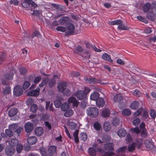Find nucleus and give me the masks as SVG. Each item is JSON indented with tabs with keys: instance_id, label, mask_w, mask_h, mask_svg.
I'll return each instance as SVG.
<instances>
[{
	"instance_id": "obj_21",
	"label": "nucleus",
	"mask_w": 156,
	"mask_h": 156,
	"mask_svg": "<svg viewBox=\"0 0 156 156\" xmlns=\"http://www.w3.org/2000/svg\"><path fill=\"white\" fill-rule=\"evenodd\" d=\"M99 94L98 93L94 92L91 94L90 98L91 100L96 101L99 98Z\"/></svg>"
},
{
	"instance_id": "obj_18",
	"label": "nucleus",
	"mask_w": 156,
	"mask_h": 156,
	"mask_svg": "<svg viewBox=\"0 0 156 156\" xmlns=\"http://www.w3.org/2000/svg\"><path fill=\"white\" fill-rule=\"evenodd\" d=\"M84 49L81 46L78 45L74 49L73 52L76 54L81 55L84 51Z\"/></svg>"
},
{
	"instance_id": "obj_34",
	"label": "nucleus",
	"mask_w": 156,
	"mask_h": 156,
	"mask_svg": "<svg viewBox=\"0 0 156 156\" xmlns=\"http://www.w3.org/2000/svg\"><path fill=\"white\" fill-rule=\"evenodd\" d=\"M139 106V103L138 101L133 102L130 105V108L131 109H137Z\"/></svg>"
},
{
	"instance_id": "obj_26",
	"label": "nucleus",
	"mask_w": 156,
	"mask_h": 156,
	"mask_svg": "<svg viewBox=\"0 0 156 156\" xmlns=\"http://www.w3.org/2000/svg\"><path fill=\"white\" fill-rule=\"evenodd\" d=\"M17 112V109L16 108H13L9 111L8 115L10 117H12L16 115Z\"/></svg>"
},
{
	"instance_id": "obj_17",
	"label": "nucleus",
	"mask_w": 156,
	"mask_h": 156,
	"mask_svg": "<svg viewBox=\"0 0 156 156\" xmlns=\"http://www.w3.org/2000/svg\"><path fill=\"white\" fill-rule=\"evenodd\" d=\"M30 0H24L21 3L22 6L26 9L28 10L30 8Z\"/></svg>"
},
{
	"instance_id": "obj_31",
	"label": "nucleus",
	"mask_w": 156,
	"mask_h": 156,
	"mask_svg": "<svg viewBox=\"0 0 156 156\" xmlns=\"http://www.w3.org/2000/svg\"><path fill=\"white\" fill-rule=\"evenodd\" d=\"M102 58L105 60L112 62L113 60L111 59L110 55L107 53H104L102 55Z\"/></svg>"
},
{
	"instance_id": "obj_22",
	"label": "nucleus",
	"mask_w": 156,
	"mask_h": 156,
	"mask_svg": "<svg viewBox=\"0 0 156 156\" xmlns=\"http://www.w3.org/2000/svg\"><path fill=\"white\" fill-rule=\"evenodd\" d=\"M34 132L37 136H40L43 133V129L41 127H38L35 129Z\"/></svg>"
},
{
	"instance_id": "obj_14",
	"label": "nucleus",
	"mask_w": 156,
	"mask_h": 156,
	"mask_svg": "<svg viewBox=\"0 0 156 156\" xmlns=\"http://www.w3.org/2000/svg\"><path fill=\"white\" fill-rule=\"evenodd\" d=\"M25 130L27 133H30L33 129V125L30 122H27L25 126Z\"/></svg>"
},
{
	"instance_id": "obj_30",
	"label": "nucleus",
	"mask_w": 156,
	"mask_h": 156,
	"mask_svg": "<svg viewBox=\"0 0 156 156\" xmlns=\"http://www.w3.org/2000/svg\"><path fill=\"white\" fill-rule=\"evenodd\" d=\"M104 148L105 150H113L114 149L113 144L110 143L105 144L104 145Z\"/></svg>"
},
{
	"instance_id": "obj_7",
	"label": "nucleus",
	"mask_w": 156,
	"mask_h": 156,
	"mask_svg": "<svg viewBox=\"0 0 156 156\" xmlns=\"http://www.w3.org/2000/svg\"><path fill=\"white\" fill-rule=\"evenodd\" d=\"M23 93V90L21 87L19 86H16L14 89L13 93L15 95L19 96L21 95Z\"/></svg>"
},
{
	"instance_id": "obj_32",
	"label": "nucleus",
	"mask_w": 156,
	"mask_h": 156,
	"mask_svg": "<svg viewBox=\"0 0 156 156\" xmlns=\"http://www.w3.org/2000/svg\"><path fill=\"white\" fill-rule=\"evenodd\" d=\"M126 131L123 129H119L117 132V134L120 137L124 136L126 134Z\"/></svg>"
},
{
	"instance_id": "obj_51",
	"label": "nucleus",
	"mask_w": 156,
	"mask_h": 156,
	"mask_svg": "<svg viewBox=\"0 0 156 156\" xmlns=\"http://www.w3.org/2000/svg\"><path fill=\"white\" fill-rule=\"evenodd\" d=\"M140 121V119L139 118H135L132 122L133 124L135 126L138 125Z\"/></svg>"
},
{
	"instance_id": "obj_25",
	"label": "nucleus",
	"mask_w": 156,
	"mask_h": 156,
	"mask_svg": "<svg viewBox=\"0 0 156 156\" xmlns=\"http://www.w3.org/2000/svg\"><path fill=\"white\" fill-rule=\"evenodd\" d=\"M110 114V110L108 109H104L102 111L101 116L103 118H106Z\"/></svg>"
},
{
	"instance_id": "obj_37",
	"label": "nucleus",
	"mask_w": 156,
	"mask_h": 156,
	"mask_svg": "<svg viewBox=\"0 0 156 156\" xmlns=\"http://www.w3.org/2000/svg\"><path fill=\"white\" fill-rule=\"evenodd\" d=\"M152 11H151V13H148L147 14V18L151 21H153L155 18H154V13L153 12V9L152 8L151 9Z\"/></svg>"
},
{
	"instance_id": "obj_36",
	"label": "nucleus",
	"mask_w": 156,
	"mask_h": 156,
	"mask_svg": "<svg viewBox=\"0 0 156 156\" xmlns=\"http://www.w3.org/2000/svg\"><path fill=\"white\" fill-rule=\"evenodd\" d=\"M73 114V112L72 110L69 109L66 112L64 113V115L66 117H68L72 116Z\"/></svg>"
},
{
	"instance_id": "obj_23",
	"label": "nucleus",
	"mask_w": 156,
	"mask_h": 156,
	"mask_svg": "<svg viewBox=\"0 0 156 156\" xmlns=\"http://www.w3.org/2000/svg\"><path fill=\"white\" fill-rule=\"evenodd\" d=\"M27 142L30 144L33 145L37 141V139L35 136H32L27 139Z\"/></svg>"
},
{
	"instance_id": "obj_48",
	"label": "nucleus",
	"mask_w": 156,
	"mask_h": 156,
	"mask_svg": "<svg viewBox=\"0 0 156 156\" xmlns=\"http://www.w3.org/2000/svg\"><path fill=\"white\" fill-rule=\"evenodd\" d=\"M142 141L141 139H137L135 143L136 146H137L138 148H139L142 145Z\"/></svg>"
},
{
	"instance_id": "obj_6",
	"label": "nucleus",
	"mask_w": 156,
	"mask_h": 156,
	"mask_svg": "<svg viewBox=\"0 0 156 156\" xmlns=\"http://www.w3.org/2000/svg\"><path fill=\"white\" fill-rule=\"evenodd\" d=\"M70 18L67 16H62L58 20L60 25H67L71 21Z\"/></svg>"
},
{
	"instance_id": "obj_64",
	"label": "nucleus",
	"mask_w": 156,
	"mask_h": 156,
	"mask_svg": "<svg viewBox=\"0 0 156 156\" xmlns=\"http://www.w3.org/2000/svg\"><path fill=\"white\" fill-rule=\"evenodd\" d=\"M10 3L15 6H17L18 5L19 1L18 0H10Z\"/></svg>"
},
{
	"instance_id": "obj_57",
	"label": "nucleus",
	"mask_w": 156,
	"mask_h": 156,
	"mask_svg": "<svg viewBox=\"0 0 156 156\" xmlns=\"http://www.w3.org/2000/svg\"><path fill=\"white\" fill-rule=\"evenodd\" d=\"M141 135L142 137H145L147 136V130L146 129H143L141 131Z\"/></svg>"
},
{
	"instance_id": "obj_35",
	"label": "nucleus",
	"mask_w": 156,
	"mask_h": 156,
	"mask_svg": "<svg viewBox=\"0 0 156 156\" xmlns=\"http://www.w3.org/2000/svg\"><path fill=\"white\" fill-rule=\"evenodd\" d=\"M93 127L96 130L99 131L101 128V125L99 122H97L94 123Z\"/></svg>"
},
{
	"instance_id": "obj_5",
	"label": "nucleus",
	"mask_w": 156,
	"mask_h": 156,
	"mask_svg": "<svg viewBox=\"0 0 156 156\" xmlns=\"http://www.w3.org/2000/svg\"><path fill=\"white\" fill-rule=\"evenodd\" d=\"M13 72H15V71L12 70L11 71V72L10 73H6L5 76V80H3L1 79V82L2 84H3V85H7L5 81V80H11L12 79L13 76Z\"/></svg>"
},
{
	"instance_id": "obj_15",
	"label": "nucleus",
	"mask_w": 156,
	"mask_h": 156,
	"mask_svg": "<svg viewBox=\"0 0 156 156\" xmlns=\"http://www.w3.org/2000/svg\"><path fill=\"white\" fill-rule=\"evenodd\" d=\"M110 137L107 135H105L102 137V140L100 139H98L97 140L98 143L100 144H101L102 143L108 141L110 140Z\"/></svg>"
},
{
	"instance_id": "obj_55",
	"label": "nucleus",
	"mask_w": 156,
	"mask_h": 156,
	"mask_svg": "<svg viewBox=\"0 0 156 156\" xmlns=\"http://www.w3.org/2000/svg\"><path fill=\"white\" fill-rule=\"evenodd\" d=\"M23 130V128L21 127L18 128L16 129L15 132L16 133L17 135L18 136H19V135L22 131Z\"/></svg>"
},
{
	"instance_id": "obj_28",
	"label": "nucleus",
	"mask_w": 156,
	"mask_h": 156,
	"mask_svg": "<svg viewBox=\"0 0 156 156\" xmlns=\"http://www.w3.org/2000/svg\"><path fill=\"white\" fill-rule=\"evenodd\" d=\"M58 78V76H57L55 75L51 79L48 81V85L49 87H52L54 85L55 81V79Z\"/></svg>"
},
{
	"instance_id": "obj_63",
	"label": "nucleus",
	"mask_w": 156,
	"mask_h": 156,
	"mask_svg": "<svg viewBox=\"0 0 156 156\" xmlns=\"http://www.w3.org/2000/svg\"><path fill=\"white\" fill-rule=\"evenodd\" d=\"M87 103L85 101H82L81 102L80 106L82 109H85L86 107Z\"/></svg>"
},
{
	"instance_id": "obj_43",
	"label": "nucleus",
	"mask_w": 156,
	"mask_h": 156,
	"mask_svg": "<svg viewBox=\"0 0 156 156\" xmlns=\"http://www.w3.org/2000/svg\"><path fill=\"white\" fill-rule=\"evenodd\" d=\"M50 102L49 101H46V108L48 109V108L51 111H53L52 108V105H50Z\"/></svg>"
},
{
	"instance_id": "obj_39",
	"label": "nucleus",
	"mask_w": 156,
	"mask_h": 156,
	"mask_svg": "<svg viewBox=\"0 0 156 156\" xmlns=\"http://www.w3.org/2000/svg\"><path fill=\"white\" fill-rule=\"evenodd\" d=\"M112 125L113 126H117L119 123V119L117 117L114 118L112 121Z\"/></svg>"
},
{
	"instance_id": "obj_20",
	"label": "nucleus",
	"mask_w": 156,
	"mask_h": 156,
	"mask_svg": "<svg viewBox=\"0 0 156 156\" xmlns=\"http://www.w3.org/2000/svg\"><path fill=\"white\" fill-rule=\"evenodd\" d=\"M97 106L99 107H103L105 104L104 100L102 98H99L96 101Z\"/></svg>"
},
{
	"instance_id": "obj_19",
	"label": "nucleus",
	"mask_w": 156,
	"mask_h": 156,
	"mask_svg": "<svg viewBox=\"0 0 156 156\" xmlns=\"http://www.w3.org/2000/svg\"><path fill=\"white\" fill-rule=\"evenodd\" d=\"M127 147L126 146H123L118 148L116 150V152L119 155L120 154H122V156H123L124 155V153L127 150Z\"/></svg>"
},
{
	"instance_id": "obj_40",
	"label": "nucleus",
	"mask_w": 156,
	"mask_h": 156,
	"mask_svg": "<svg viewBox=\"0 0 156 156\" xmlns=\"http://www.w3.org/2000/svg\"><path fill=\"white\" fill-rule=\"evenodd\" d=\"M135 144L134 142H133L132 144H130L128 147V151L130 152L133 151L135 149Z\"/></svg>"
},
{
	"instance_id": "obj_44",
	"label": "nucleus",
	"mask_w": 156,
	"mask_h": 156,
	"mask_svg": "<svg viewBox=\"0 0 156 156\" xmlns=\"http://www.w3.org/2000/svg\"><path fill=\"white\" fill-rule=\"evenodd\" d=\"M80 138L81 140L85 141L87 139V135L85 133H81L80 134Z\"/></svg>"
},
{
	"instance_id": "obj_24",
	"label": "nucleus",
	"mask_w": 156,
	"mask_h": 156,
	"mask_svg": "<svg viewBox=\"0 0 156 156\" xmlns=\"http://www.w3.org/2000/svg\"><path fill=\"white\" fill-rule=\"evenodd\" d=\"M9 145L12 147L15 146L19 144V141L16 138H13L10 140L8 141Z\"/></svg>"
},
{
	"instance_id": "obj_58",
	"label": "nucleus",
	"mask_w": 156,
	"mask_h": 156,
	"mask_svg": "<svg viewBox=\"0 0 156 156\" xmlns=\"http://www.w3.org/2000/svg\"><path fill=\"white\" fill-rule=\"evenodd\" d=\"M31 13L34 16H38L41 13V12L39 10H33V12H31Z\"/></svg>"
},
{
	"instance_id": "obj_4",
	"label": "nucleus",
	"mask_w": 156,
	"mask_h": 156,
	"mask_svg": "<svg viewBox=\"0 0 156 156\" xmlns=\"http://www.w3.org/2000/svg\"><path fill=\"white\" fill-rule=\"evenodd\" d=\"M98 145L94 144L92 145V147L89 148L88 150L89 154L91 155L95 156L96 153L98 151V148L97 147Z\"/></svg>"
},
{
	"instance_id": "obj_60",
	"label": "nucleus",
	"mask_w": 156,
	"mask_h": 156,
	"mask_svg": "<svg viewBox=\"0 0 156 156\" xmlns=\"http://www.w3.org/2000/svg\"><path fill=\"white\" fill-rule=\"evenodd\" d=\"M10 92V88L9 87H6L3 91V93L4 94H9Z\"/></svg>"
},
{
	"instance_id": "obj_47",
	"label": "nucleus",
	"mask_w": 156,
	"mask_h": 156,
	"mask_svg": "<svg viewBox=\"0 0 156 156\" xmlns=\"http://www.w3.org/2000/svg\"><path fill=\"white\" fill-rule=\"evenodd\" d=\"M18 125L17 124H12L9 125V128L11 130H15L18 128Z\"/></svg>"
},
{
	"instance_id": "obj_27",
	"label": "nucleus",
	"mask_w": 156,
	"mask_h": 156,
	"mask_svg": "<svg viewBox=\"0 0 156 156\" xmlns=\"http://www.w3.org/2000/svg\"><path fill=\"white\" fill-rule=\"evenodd\" d=\"M81 55L85 58L88 59L90 58V54L88 51L86 49H84V51L81 53Z\"/></svg>"
},
{
	"instance_id": "obj_2",
	"label": "nucleus",
	"mask_w": 156,
	"mask_h": 156,
	"mask_svg": "<svg viewBox=\"0 0 156 156\" xmlns=\"http://www.w3.org/2000/svg\"><path fill=\"white\" fill-rule=\"evenodd\" d=\"M87 111V115L92 117H96L98 114V109L95 107H89Z\"/></svg>"
},
{
	"instance_id": "obj_13",
	"label": "nucleus",
	"mask_w": 156,
	"mask_h": 156,
	"mask_svg": "<svg viewBox=\"0 0 156 156\" xmlns=\"http://www.w3.org/2000/svg\"><path fill=\"white\" fill-rule=\"evenodd\" d=\"M69 103H72L73 107H77L79 104V102L74 97H72L68 99Z\"/></svg>"
},
{
	"instance_id": "obj_9",
	"label": "nucleus",
	"mask_w": 156,
	"mask_h": 156,
	"mask_svg": "<svg viewBox=\"0 0 156 156\" xmlns=\"http://www.w3.org/2000/svg\"><path fill=\"white\" fill-rule=\"evenodd\" d=\"M40 90V88H37L36 90L28 92L27 93V95L37 97L38 96L39 94Z\"/></svg>"
},
{
	"instance_id": "obj_54",
	"label": "nucleus",
	"mask_w": 156,
	"mask_h": 156,
	"mask_svg": "<svg viewBox=\"0 0 156 156\" xmlns=\"http://www.w3.org/2000/svg\"><path fill=\"white\" fill-rule=\"evenodd\" d=\"M20 73L23 75H25L27 72V69L24 67H21L19 69Z\"/></svg>"
},
{
	"instance_id": "obj_29",
	"label": "nucleus",
	"mask_w": 156,
	"mask_h": 156,
	"mask_svg": "<svg viewBox=\"0 0 156 156\" xmlns=\"http://www.w3.org/2000/svg\"><path fill=\"white\" fill-rule=\"evenodd\" d=\"M104 129L106 132L110 130L111 129V125L109 122H105L104 124Z\"/></svg>"
},
{
	"instance_id": "obj_53",
	"label": "nucleus",
	"mask_w": 156,
	"mask_h": 156,
	"mask_svg": "<svg viewBox=\"0 0 156 156\" xmlns=\"http://www.w3.org/2000/svg\"><path fill=\"white\" fill-rule=\"evenodd\" d=\"M56 29L58 31H60L62 32H65L66 30V27L62 26L58 27L56 28Z\"/></svg>"
},
{
	"instance_id": "obj_45",
	"label": "nucleus",
	"mask_w": 156,
	"mask_h": 156,
	"mask_svg": "<svg viewBox=\"0 0 156 156\" xmlns=\"http://www.w3.org/2000/svg\"><path fill=\"white\" fill-rule=\"evenodd\" d=\"M130 110L129 109H126L123 110L122 114L128 116L131 114Z\"/></svg>"
},
{
	"instance_id": "obj_49",
	"label": "nucleus",
	"mask_w": 156,
	"mask_h": 156,
	"mask_svg": "<svg viewBox=\"0 0 156 156\" xmlns=\"http://www.w3.org/2000/svg\"><path fill=\"white\" fill-rule=\"evenodd\" d=\"M30 83L28 81H25L23 85V88L24 90H26L30 86Z\"/></svg>"
},
{
	"instance_id": "obj_3",
	"label": "nucleus",
	"mask_w": 156,
	"mask_h": 156,
	"mask_svg": "<svg viewBox=\"0 0 156 156\" xmlns=\"http://www.w3.org/2000/svg\"><path fill=\"white\" fill-rule=\"evenodd\" d=\"M66 35H71L74 34L75 27L74 24L72 23H69L66 27Z\"/></svg>"
},
{
	"instance_id": "obj_52",
	"label": "nucleus",
	"mask_w": 156,
	"mask_h": 156,
	"mask_svg": "<svg viewBox=\"0 0 156 156\" xmlns=\"http://www.w3.org/2000/svg\"><path fill=\"white\" fill-rule=\"evenodd\" d=\"M130 131L132 133H135L137 134H139L140 132V129L138 127L132 128L130 129Z\"/></svg>"
},
{
	"instance_id": "obj_12",
	"label": "nucleus",
	"mask_w": 156,
	"mask_h": 156,
	"mask_svg": "<svg viewBox=\"0 0 156 156\" xmlns=\"http://www.w3.org/2000/svg\"><path fill=\"white\" fill-rule=\"evenodd\" d=\"M67 83L65 82H62L58 85V91L60 92H63L64 90L66 88Z\"/></svg>"
},
{
	"instance_id": "obj_33",
	"label": "nucleus",
	"mask_w": 156,
	"mask_h": 156,
	"mask_svg": "<svg viewBox=\"0 0 156 156\" xmlns=\"http://www.w3.org/2000/svg\"><path fill=\"white\" fill-rule=\"evenodd\" d=\"M151 8V4L149 3H146L144 6L143 10L145 12H147Z\"/></svg>"
},
{
	"instance_id": "obj_59",
	"label": "nucleus",
	"mask_w": 156,
	"mask_h": 156,
	"mask_svg": "<svg viewBox=\"0 0 156 156\" xmlns=\"http://www.w3.org/2000/svg\"><path fill=\"white\" fill-rule=\"evenodd\" d=\"M88 82L90 83H98L97 80L94 78L90 79L88 80Z\"/></svg>"
},
{
	"instance_id": "obj_11",
	"label": "nucleus",
	"mask_w": 156,
	"mask_h": 156,
	"mask_svg": "<svg viewBox=\"0 0 156 156\" xmlns=\"http://www.w3.org/2000/svg\"><path fill=\"white\" fill-rule=\"evenodd\" d=\"M51 5L56 9L57 14H58L60 11L64 10L65 7L63 5L54 3L52 4Z\"/></svg>"
},
{
	"instance_id": "obj_8",
	"label": "nucleus",
	"mask_w": 156,
	"mask_h": 156,
	"mask_svg": "<svg viewBox=\"0 0 156 156\" xmlns=\"http://www.w3.org/2000/svg\"><path fill=\"white\" fill-rule=\"evenodd\" d=\"M74 95L78 100H81L84 97V91L82 90H78L74 93Z\"/></svg>"
},
{
	"instance_id": "obj_10",
	"label": "nucleus",
	"mask_w": 156,
	"mask_h": 156,
	"mask_svg": "<svg viewBox=\"0 0 156 156\" xmlns=\"http://www.w3.org/2000/svg\"><path fill=\"white\" fill-rule=\"evenodd\" d=\"M5 154L8 155H12L15 152V148L12 147H7L5 149Z\"/></svg>"
},
{
	"instance_id": "obj_46",
	"label": "nucleus",
	"mask_w": 156,
	"mask_h": 156,
	"mask_svg": "<svg viewBox=\"0 0 156 156\" xmlns=\"http://www.w3.org/2000/svg\"><path fill=\"white\" fill-rule=\"evenodd\" d=\"M23 149V146L21 144H18L17 145L16 150L17 152L18 153H21Z\"/></svg>"
},
{
	"instance_id": "obj_50",
	"label": "nucleus",
	"mask_w": 156,
	"mask_h": 156,
	"mask_svg": "<svg viewBox=\"0 0 156 156\" xmlns=\"http://www.w3.org/2000/svg\"><path fill=\"white\" fill-rule=\"evenodd\" d=\"M5 59V53H2L0 55V64H2Z\"/></svg>"
},
{
	"instance_id": "obj_1",
	"label": "nucleus",
	"mask_w": 156,
	"mask_h": 156,
	"mask_svg": "<svg viewBox=\"0 0 156 156\" xmlns=\"http://www.w3.org/2000/svg\"><path fill=\"white\" fill-rule=\"evenodd\" d=\"M57 149L56 147L54 145L49 146L47 151L44 148H41L40 149L42 156H53Z\"/></svg>"
},
{
	"instance_id": "obj_62",
	"label": "nucleus",
	"mask_w": 156,
	"mask_h": 156,
	"mask_svg": "<svg viewBox=\"0 0 156 156\" xmlns=\"http://www.w3.org/2000/svg\"><path fill=\"white\" fill-rule=\"evenodd\" d=\"M137 18L139 20L144 23H148V21L145 18L142 17L141 16H138L137 17Z\"/></svg>"
},
{
	"instance_id": "obj_61",
	"label": "nucleus",
	"mask_w": 156,
	"mask_h": 156,
	"mask_svg": "<svg viewBox=\"0 0 156 156\" xmlns=\"http://www.w3.org/2000/svg\"><path fill=\"white\" fill-rule=\"evenodd\" d=\"M133 95L137 97H140L142 95V94L138 90H136L133 92Z\"/></svg>"
},
{
	"instance_id": "obj_38",
	"label": "nucleus",
	"mask_w": 156,
	"mask_h": 156,
	"mask_svg": "<svg viewBox=\"0 0 156 156\" xmlns=\"http://www.w3.org/2000/svg\"><path fill=\"white\" fill-rule=\"evenodd\" d=\"M144 143L146 147L147 148H149L150 149H151L152 148L154 147L153 145L149 140H146L145 141Z\"/></svg>"
},
{
	"instance_id": "obj_56",
	"label": "nucleus",
	"mask_w": 156,
	"mask_h": 156,
	"mask_svg": "<svg viewBox=\"0 0 156 156\" xmlns=\"http://www.w3.org/2000/svg\"><path fill=\"white\" fill-rule=\"evenodd\" d=\"M37 108V105L36 104H34L31 105L30 110H31L32 112H34L36 111Z\"/></svg>"
},
{
	"instance_id": "obj_42",
	"label": "nucleus",
	"mask_w": 156,
	"mask_h": 156,
	"mask_svg": "<svg viewBox=\"0 0 156 156\" xmlns=\"http://www.w3.org/2000/svg\"><path fill=\"white\" fill-rule=\"evenodd\" d=\"M5 133L7 136L9 137H11L13 135V132L9 129H5Z\"/></svg>"
},
{
	"instance_id": "obj_16",
	"label": "nucleus",
	"mask_w": 156,
	"mask_h": 156,
	"mask_svg": "<svg viewBox=\"0 0 156 156\" xmlns=\"http://www.w3.org/2000/svg\"><path fill=\"white\" fill-rule=\"evenodd\" d=\"M118 29L120 30H128L129 29V27L124 24L122 21L120 20L117 27Z\"/></svg>"
},
{
	"instance_id": "obj_41",
	"label": "nucleus",
	"mask_w": 156,
	"mask_h": 156,
	"mask_svg": "<svg viewBox=\"0 0 156 156\" xmlns=\"http://www.w3.org/2000/svg\"><path fill=\"white\" fill-rule=\"evenodd\" d=\"M69 108V105L66 103L63 104L61 107L62 110L63 111H66Z\"/></svg>"
}]
</instances>
